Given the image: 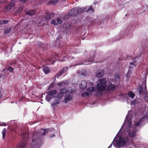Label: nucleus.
Segmentation results:
<instances>
[{
	"label": "nucleus",
	"instance_id": "1",
	"mask_svg": "<svg viewBox=\"0 0 148 148\" xmlns=\"http://www.w3.org/2000/svg\"><path fill=\"white\" fill-rule=\"evenodd\" d=\"M67 90L64 88H61L59 92L56 95V90H53L48 93V95L46 97V99L48 101L53 99L54 102L52 104L53 107H54L57 104L60 103V100L63 96V94L66 93Z\"/></svg>",
	"mask_w": 148,
	"mask_h": 148
},
{
	"label": "nucleus",
	"instance_id": "2",
	"mask_svg": "<svg viewBox=\"0 0 148 148\" xmlns=\"http://www.w3.org/2000/svg\"><path fill=\"white\" fill-rule=\"evenodd\" d=\"M49 129H41L39 132H34L32 135V142L30 145L31 148H37L42 144V141L40 138L42 136L45 135L50 131Z\"/></svg>",
	"mask_w": 148,
	"mask_h": 148
},
{
	"label": "nucleus",
	"instance_id": "3",
	"mask_svg": "<svg viewBox=\"0 0 148 148\" xmlns=\"http://www.w3.org/2000/svg\"><path fill=\"white\" fill-rule=\"evenodd\" d=\"M106 82V81L105 79H101L97 82L96 86L97 88L98 91L95 93V96H99L102 95L103 92L105 89Z\"/></svg>",
	"mask_w": 148,
	"mask_h": 148
},
{
	"label": "nucleus",
	"instance_id": "4",
	"mask_svg": "<svg viewBox=\"0 0 148 148\" xmlns=\"http://www.w3.org/2000/svg\"><path fill=\"white\" fill-rule=\"evenodd\" d=\"M85 10L88 13H92L94 12V10L91 6H90L87 9V8H76L72 9L69 12V16L75 15L77 13H82Z\"/></svg>",
	"mask_w": 148,
	"mask_h": 148
},
{
	"label": "nucleus",
	"instance_id": "5",
	"mask_svg": "<svg viewBox=\"0 0 148 148\" xmlns=\"http://www.w3.org/2000/svg\"><path fill=\"white\" fill-rule=\"evenodd\" d=\"M139 60L138 57H136L133 59V60L130 62V69H129L126 75V76L128 78L130 74L131 73L132 70L131 69L134 67L136 65L137 63V61Z\"/></svg>",
	"mask_w": 148,
	"mask_h": 148
},
{
	"label": "nucleus",
	"instance_id": "6",
	"mask_svg": "<svg viewBox=\"0 0 148 148\" xmlns=\"http://www.w3.org/2000/svg\"><path fill=\"white\" fill-rule=\"evenodd\" d=\"M65 89L67 90V91L66 93L67 92L70 93L67 94L64 96V99L63 100V101L64 103H67L68 102L70 101L72 99V95L71 94L73 92H74L75 90L74 89H70V88L69 89V90H68L66 89Z\"/></svg>",
	"mask_w": 148,
	"mask_h": 148
},
{
	"label": "nucleus",
	"instance_id": "7",
	"mask_svg": "<svg viewBox=\"0 0 148 148\" xmlns=\"http://www.w3.org/2000/svg\"><path fill=\"white\" fill-rule=\"evenodd\" d=\"M96 90L95 87H90L87 89L86 92H85L82 94V97L90 96L93 92H94Z\"/></svg>",
	"mask_w": 148,
	"mask_h": 148
},
{
	"label": "nucleus",
	"instance_id": "8",
	"mask_svg": "<svg viewBox=\"0 0 148 148\" xmlns=\"http://www.w3.org/2000/svg\"><path fill=\"white\" fill-rule=\"evenodd\" d=\"M94 57L93 56L90 59H87L85 60L83 62H81L77 64V65H80L84 64L85 65H87L91 64L92 62L93 61Z\"/></svg>",
	"mask_w": 148,
	"mask_h": 148
},
{
	"label": "nucleus",
	"instance_id": "9",
	"mask_svg": "<svg viewBox=\"0 0 148 148\" xmlns=\"http://www.w3.org/2000/svg\"><path fill=\"white\" fill-rule=\"evenodd\" d=\"M146 110H148V107L143 106L142 108H140L138 111V113L141 114H146Z\"/></svg>",
	"mask_w": 148,
	"mask_h": 148
},
{
	"label": "nucleus",
	"instance_id": "10",
	"mask_svg": "<svg viewBox=\"0 0 148 148\" xmlns=\"http://www.w3.org/2000/svg\"><path fill=\"white\" fill-rule=\"evenodd\" d=\"M14 6V2H11L7 5L5 8V11L8 12Z\"/></svg>",
	"mask_w": 148,
	"mask_h": 148
},
{
	"label": "nucleus",
	"instance_id": "11",
	"mask_svg": "<svg viewBox=\"0 0 148 148\" xmlns=\"http://www.w3.org/2000/svg\"><path fill=\"white\" fill-rule=\"evenodd\" d=\"M106 86H105V90L107 91H110L112 90L115 89L116 86L114 84H110L109 85Z\"/></svg>",
	"mask_w": 148,
	"mask_h": 148
},
{
	"label": "nucleus",
	"instance_id": "12",
	"mask_svg": "<svg viewBox=\"0 0 148 148\" xmlns=\"http://www.w3.org/2000/svg\"><path fill=\"white\" fill-rule=\"evenodd\" d=\"M15 120H12L11 121H10V123L9 122L8 123H4L3 122H0V126H6L8 125V124H10V127H12V125H13L12 124H14L15 123Z\"/></svg>",
	"mask_w": 148,
	"mask_h": 148
},
{
	"label": "nucleus",
	"instance_id": "13",
	"mask_svg": "<svg viewBox=\"0 0 148 148\" xmlns=\"http://www.w3.org/2000/svg\"><path fill=\"white\" fill-rule=\"evenodd\" d=\"M87 82L85 80L82 81L79 85L80 88L84 89H85L87 86Z\"/></svg>",
	"mask_w": 148,
	"mask_h": 148
},
{
	"label": "nucleus",
	"instance_id": "14",
	"mask_svg": "<svg viewBox=\"0 0 148 148\" xmlns=\"http://www.w3.org/2000/svg\"><path fill=\"white\" fill-rule=\"evenodd\" d=\"M68 68V67H65L61 71H60V72L56 76V77H57L58 78L59 77L61 76L62 73L65 71H67Z\"/></svg>",
	"mask_w": 148,
	"mask_h": 148
},
{
	"label": "nucleus",
	"instance_id": "15",
	"mask_svg": "<svg viewBox=\"0 0 148 148\" xmlns=\"http://www.w3.org/2000/svg\"><path fill=\"white\" fill-rule=\"evenodd\" d=\"M104 75V72L102 70H98L96 73V75L99 78L102 77Z\"/></svg>",
	"mask_w": 148,
	"mask_h": 148
},
{
	"label": "nucleus",
	"instance_id": "16",
	"mask_svg": "<svg viewBox=\"0 0 148 148\" xmlns=\"http://www.w3.org/2000/svg\"><path fill=\"white\" fill-rule=\"evenodd\" d=\"M138 90L139 95L141 97L143 96L144 94V90H143L142 87V86H140L138 88Z\"/></svg>",
	"mask_w": 148,
	"mask_h": 148
},
{
	"label": "nucleus",
	"instance_id": "17",
	"mask_svg": "<svg viewBox=\"0 0 148 148\" xmlns=\"http://www.w3.org/2000/svg\"><path fill=\"white\" fill-rule=\"evenodd\" d=\"M120 74L119 73L116 74L114 76V83H117L119 81L120 77Z\"/></svg>",
	"mask_w": 148,
	"mask_h": 148
},
{
	"label": "nucleus",
	"instance_id": "18",
	"mask_svg": "<svg viewBox=\"0 0 148 148\" xmlns=\"http://www.w3.org/2000/svg\"><path fill=\"white\" fill-rule=\"evenodd\" d=\"M69 82L67 81H63L61 82H59L57 84V85L61 86H64L66 85L69 84Z\"/></svg>",
	"mask_w": 148,
	"mask_h": 148
},
{
	"label": "nucleus",
	"instance_id": "19",
	"mask_svg": "<svg viewBox=\"0 0 148 148\" xmlns=\"http://www.w3.org/2000/svg\"><path fill=\"white\" fill-rule=\"evenodd\" d=\"M43 71L45 74L50 72V69L49 67L44 66H43Z\"/></svg>",
	"mask_w": 148,
	"mask_h": 148
},
{
	"label": "nucleus",
	"instance_id": "20",
	"mask_svg": "<svg viewBox=\"0 0 148 148\" xmlns=\"http://www.w3.org/2000/svg\"><path fill=\"white\" fill-rule=\"evenodd\" d=\"M144 95L143 96H144L145 98L147 99H146L147 101V102L148 103V92L147 91L146 87L144 89Z\"/></svg>",
	"mask_w": 148,
	"mask_h": 148
},
{
	"label": "nucleus",
	"instance_id": "21",
	"mask_svg": "<svg viewBox=\"0 0 148 148\" xmlns=\"http://www.w3.org/2000/svg\"><path fill=\"white\" fill-rule=\"evenodd\" d=\"M128 96L132 99L134 98L135 96V95L132 91L129 92L128 93Z\"/></svg>",
	"mask_w": 148,
	"mask_h": 148
},
{
	"label": "nucleus",
	"instance_id": "22",
	"mask_svg": "<svg viewBox=\"0 0 148 148\" xmlns=\"http://www.w3.org/2000/svg\"><path fill=\"white\" fill-rule=\"evenodd\" d=\"M35 13V11L34 10H29L26 12V14L27 15H29L30 16L33 15Z\"/></svg>",
	"mask_w": 148,
	"mask_h": 148
},
{
	"label": "nucleus",
	"instance_id": "23",
	"mask_svg": "<svg viewBox=\"0 0 148 148\" xmlns=\"http://www.w3.org/2000/svg\"><path fill=\"white\" fill-rule=\"evenodd\" d=\"M11 30L10 28H8L5 29L4 31V33L5 34H7L9 33Z\"/></svg>",
	"mask_w": 148,
	"mask_h": 148
},
{
	"label": "nucleus",
	"instance_id": "24",
	"mask_svg": "<svg viewBox=\"0 0 148 148\" xmlns=\"http://www.w3.org/2000/svg\"><path fill=\"white\" fill-rule=\"evenodd\" d=\"M6 131V128H4L2 132V134L3 135V138L5 136V133Z\"/></svg>",
	"mask_w": 148,
	"mask_h": 148
},
{
	"label": "nucleus",
	"instance_id": "25",
	"mask_svg": "<svg viewBox=\"0 0 148 148\" xmlns=\"http://www.w3.org/2000/svg\"><path fill=\"white\" fill-rule=\"evenodd\" d=\"M56 20L57 22V25L58 24L61 23L62 22V20H61V19L59 18H57Z\"/></svg>",
	"mask_w": 148,
	"mask_h": 148
},
{
	"label": "nucleus",
	"instance_id": "26",
	"mask_svg": "<svg viewBox=\"0 0 148 148\" xmlns=\"http://www.w3.org/2000/svg\"><path fill=\"white\" fill-rule=\"evenodd\" d=\"M131 104L132 105H136L137 104V101L136 100L132 101H131Z\"/></svg>",
	"mask_w": 148,
	"mask_h": 148
},
{
	"label": "nucleus",
	"instance_id": "27",
	"mask_svg": "<svg viewBox=\"0 0 148 148\" xmlns=\"http://www.w3.org/2000/svg\"><path fill=\"white\" fill-rule=\"evenodd\" d=\"M51 16L49 14H47L45 16V19L47 20H49L51 18Z\"/></svg>",
	"mask_w": 148,
	"mask_h": 148
},
{
	"label": "nucleus",
	"instance_id": "28",
	"mask_svg": "<svg viewBox=\"0 0 148 148\" xmlns=\"http://www.w3.org/2000/svg\"><path fill=\"white\" fill-rule=\"evenodd\" d=\"M58 0H51L50 1L51 2V3H53V5H55V4L58 2Z\"/></svg>",
	"mask_w": 148,
	"mask_h": 148
},
{
	"label": "nucleus",
	"instance_id": "29",
	"mask_svg": "<svg viewBox=\"0 0 148 148\" xmlns=\"http://www.w3.org/2000/svg\"><path fill=\"white\" fill-rule=\"evenodd\" d=\"M47 61H48L49 62L47 63V64H53L54 62V60L53 61H52L50 59H49V60H47L46 62H47Z\"/></svg>",
	"mask_w": 148,
	"mask_h": 148
},
{
	"label": "nucleus",
	"instance_id": "30",
	"mask_svg": "<svg viewBox=\"0 0 148 148\" xmlns=\"http://www.w3.org/2000/svg\"><path fill=\"white\" fill-rule=\"evenodd\" d=\"M51 23L53 25H57V22L54 20H52L51 22Z\"/></svg>",
	"mask_w": 148,
	"mask_h": 148
},
{
	"label": "nucleus",
	"instance_id": "31",
	"mask_svg": "<svg viewBox=\"0 0 148 148\" xmlns=\"http://www.w3.org/2000/svg\"><path fill=\"white\" fill-rule=\"evenodd\" d=\"M8 70L10 71V72H12L13 71V69L10 67H8Z\"/></svg>",
	"mask_w": 148,
	"mask_h": 148
},
{
	"label": "nucleus",
	"instance_id": "32",
	"mask_svg": "<svg viewBox=\"0 0 148 148\" xmlns=\"http://www.w3.org/2000/svg\"><path fill=\"white\" fill-rule=\"evenodd\" d=\"M2 71H0V79L3 77L4 75L2 74Z\"/></svg>",
	"mask_w": 148,
	"mask_h": 148
},
{
	"label": "nucleus",
	"instance_id": "33",
	"mask_svg": "<svg viewBox=\"0 0 148 148\" xmlns=\"http://www.w3.org/2000/svg\"><path fill=\"white\" fill-rule=\"evenodd\" d=\"M8 21L7 20H4L3 21V23L5 24L8 23Z\"/></svg>",
	"mask_w": 148,
	"mask_h": 148
},
{
	"label": "nucleus",
	"instance_id": "34",
	"mask_svg": "<svg viewBox=\"0 0 148 148\" xmlns=\"http://www.w3.org/2000/svg\"><path fill=\"white\" fill-rule=\"evenodd\" d=\"M55 85V84L53 83H52V84H51L50 86H49V88H51V87H53L54 86V85Z\"/></svg>",
	"mask_w": 148,
	"mask_h": 148
},
{
	"label": "nucleus",
	"instance_id": "35",
	"mask_svg": "<svg viewBox=\"0 0 148 148\" xmlns=\"http://www.w3.org/2000/svg\"><path fill=\"white\" fill-rule=\"evenodd\" d=\"M89 84L90 86H94V84L92 83H89Z\"/></svg>",
	"mask_w": 148,
	"mask_h": 148
},
{
	"label": "nucleus",
	"instance_id": "36",
	"mask_svg": "<svg viewBox=\"0 0 148 148\" xmlns=\"http://www.w3.org/2000/svg\"><path fill=\"white\" fill-rule=\"evenodd\" d=\"M55 136V135L53 134L52 135H51V136H50V137L51 138H52V137H54Z\"/></svg>",
	"mask_w": 148,
	"mask_h": 148
},
{
	"label": "nucleus",
	"instance_id": "37",
	"mask_svg": "<svg viewBox=\"0 0 148 148\" xmlns=\"http://www.w3.org/2000/svg\"><path fill=\"white\" fill-rule=\"evenodd\" d=\"M26 0H19L20 1L24 2Z\"/></svg>",
	"mask_w": 148,
	"mask_h": 148
},
{
	"label": "nucleus",
	"instance_id": "38",
	"mask_svg": "<svg viewBox=\"0 0 148 148\" xmlns=\"http://www.w3.org/2000/svg\"><path fill=\"white\" fill-rule=\"evenodd\" d=\"M147 73H148V68H147Z\"/></svg>",
	"mask_w": 148,
	"mask_h": 148
},
{
	"label": "nucleus",
	"instance_id": "39",
	"mask_svg": "<svg viewBox=\"0 0 148 148\" xmlns=\"http://www.w3.org/2000/svg\"><path fill=\"white\" fill-rule=\"evenodd\" d=\"M64 58H65V60H66V59H67V58H66L65 57H64Z\"/></svg>",
	"mask_w": 148,
	"mask_h": 148
},
{
	"label": "nucleus",
	"instance_id": "40",
	"mask_svg": "<svg viewBox=\"0 0 148 148\" xmlns=\"http://www.w3.org/2000/svg\"><path fill=\"white\" fill-rule=\"evenodd\" d=\"M137 147H141V146H137Z\"/></svg>",
	"mask_w": 148,
	"mask_h": 148
},
{
	"label": "nucleus",
	"instance_id": "41",
	"mask_svg": "<svg viewBox=\"0 0 148 148\" xmlns=\"http://www.w3.org/2000/svg\"><path fill=\"white\" fill-rule=\"evenodd\" d=\"M92 22L93 23H94V20H93L92 21Z\"/></svg>",
	"mask_w": 148,
	"mask_h": 148
},
{
	"label": "nucleus",
	"instance_id": "42",
	"mask_svg": "<svg viewBox=\"0 0 148 148\" xmlns=\"http://www.w3.org/2000/svg\"><path fill=\"white\" fill-rule=\"evenodd\" d=\"M122 32H121V34H122Z\"/></svg>",
	"mask_w": 148,
	"mask_h": 148
},
{
	"label": "nucleus",
	"instance_id": "43",
	"mask_svg": "<svg viewBox=\"0 0 148 148\" xmlns=\"http://www.w3.org/2000/svg\"><path fill=\"white\" fill-rule=\"evenodd\" d=\"M77 65H74V66H76Z\"/></svg>",
	"mask_w": 148,
	"mask_h": 148
}]
</instances>
